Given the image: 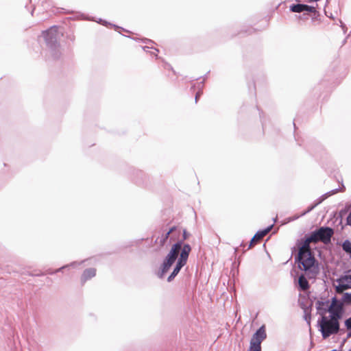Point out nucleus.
<instances>
[{
  "label": "nucleus",
  "mask_w": 351,
  "mask_h": 351,
  "mask_svg": "<svg viewBox=\"0 0 351 351\" xmlns=\"http://www.w3.org/2000/svg\"><path fill=\"white\" fill-rule=\"evenodd\" d=\"M345 325L348 330H351V317L346 320Z\"/></svg>",
  "instance_id": "14"
},
{
  "label": "nucleus",
  "mask_w": 351,
  "mask_h": 351,
  "mask_svg": "<svg viewBox=\"0 0 351 351\" xmlns=\"http://www.w3.org/2000/svg\"><path fill=\"white\" fill-rule=\"evenodd\" d=\"M343 303L346 302L348 304H351V293H346L343 295Z\"/></svg>",
  "instance_id": "13"
},
{
  "label": "nucleus",
  "mask_w": 351,
  "mask_h": 351,
  "mask_svg": "<svg viewBox=\"0 0 351 351\" xmlns=\"http://www.w3.org/2000/svg\"><path fill=\"white\" fill-rule=\"evenodd\" d=\"M344 311L343 302L337 300V298H332L328 308L324 310V313H328L329 315H322L318 321L319 330L324 339L339 332L340 330L339 321L343 317Z\"/></svg>",
  "instance_id": "2"
},
{
  "label": "nucleus",
  "mask_w": 351,
  "mask_h": 351,
  "mask_svg": "<svg viewBox=\"0 0 351 351\" xmlns=\"http://www.w3.org/2000/svg\"><path fill=\"white\" fill-rule=\"evenodd\" d=\"M96 274V269L94 268H89L86 269L82 276V280L83 282L86 281L87 280L94 277Z\"/></svg>",
  "instance_id": "10"
},
{
  "label": "nucleus",
  "mask_w": 351,
  "mask_h": 351,
  "mask_svg": "<svg viewBox=\"0 0 351 351\" xmlns=\"http://www.w3.org/2000/svg\"><path fill=\"white\" fill-rule=\"evenodd\" d=\"M202 95V92L198 91L195 95V102H197V100L199 99V97Z\"/></svg>",
  "instance_id": "18"
},
{
  "label": "nucleus",
  "mask_w": 351,
  "mask_h": 351,
  "mask_svg": "<svg viewBox=\"0 0 351 351\" xmlns=\"http://www.w3.org/2000/svg\"><path fill=\"white\" fill-rule=\"evenodd\" d=\"M350 351H351V350Z\"/></svg>",
  "instance_id": "19"
},
{
  "label": "nucleus",
  "mask_w": 351,
  "mask_h": 351,
  "mask_svg": "<svg viewBox=\"0 0 351 351\" xmlns=\"http://www.w3.org/2000/svg\"><path fill=\"white\" fill-rule=\"evenodd\" d=\"M191 251V247L190 245L183 244L182 241H178L173 244L161 265L160 277L162 278L163 276L178 258L173 272L168 278V281L172 280L179 273L181 268L186 264Z\"/></svg>",
  "instance_id": "3"
},
{
  "label": "nucleus",
  "mask_w": 351,
  "mask_h": 351,
  "mask_svg": "<svg viewBox=\"0 0 351 351\" xmlns=\"http://www.w3.org/2000/svg\"><path fill=\"white\" fill-rule=\"evenodd\" d=\"M298 283L302 291H306L309 288L308 282L304 276L299 277Z\"/></svg>",
  "instance_id": "11"
},
{
  "label": "nucleus",
  "mask_w": 351,
  "mask_h": 351,
  "mask_svg": "<svg viewBox=\"0 0 351 351\" xmlns=\"http://www.w3.org/2000/svg\"><path fill=\"white\" fill-rule=\"evenodd\" d=\"M267 337L265 326L263 325L253 335L251 340L248 351H261V343Z\"/></svg>",
  "instance_id": "4"
},
{
  "label": "nucleus",
  "mask_w": 351,
  "mask_h": 351,
  "mask_svg": "<svg viewBox=\"0 0 351 351\" xmlns=\"http://www.w3.org/2000/svg\"><path fill=\"white\" fill-rule=\"evenodd\" d=\"M337 285L335 287L336 292L342 293L345 290L351 288V276H345L337 280Z\"/></svg>",
  "instance_id": "5"
},
{
  "label": "nucleus",
  "mask_w": 351,
  "mask_h": 351,
  "mask_svg": "<svg viewBox=\"0 0 351 351\" xmlns=\"http://www.w3.org/2000/svg\"><path fill=\"white\" fill-rule=\"evenodd\" d=\"M58 34V27L54 26L43 32V35L47 40H51Z\"/></svg>",
  "instance_id": "9"
},
{
  "label": "nucleus",
  "mask_w": 351,
  "mask_h": 351,
  "mask_svg": "<svg viewBox=\"0 0 351 351\" xmlns=\"http://www.w3.org/2000/svg\"><path fill=\"white\" fill-rule=\"evenodd\" d=\"M189 234L184 230L183 232V241L188 239Z\"/></svg>",
  "instance_id": "17"
},
{
  "label": "nucleus",
  "mask_w": 351,
  "mask_h": 351,
  "mask_svg": "<svg viewBox=\"0 0 351 351\" xmlns=\"http://www.w3.org/2000/svg\"><path fill=\"white\" fill-rule=\"evenodd\" d=\"M334 231L329 227H321L318 230L313 232L311 235L304 241L302 245L299 249L298 258L302 265L301 269L305 271H313L315 269V259L312 254L310 243L322 241L325 244L330 242L331 237Z\"/></svg>",
  "instance_id": "1"
},
{
  "label": "nucleus",
  "mask_w": 351,
  "mask_h": 351,
  "mask_svg": "<svg viewBox=\"0 0 351 351\" xmlns=\"http://www.w3.org/2000/svg\"><path fill=\"white\" fill-rule=\"evenodd\" d=\"M290 10L293 12H302L303 11L315 12L314 7L304 4H296L291 6Z\"/></svg>",
  "instance_id": "7"
},
{
  "label": "nucleus",
  "mask_w": 351,
  "mask_h": 351,
  "mask_svg": "<svg viewBox=\"0 0 351 351\" xmlns=\"http://www.w3.org/2000/svg\"><path fill=\"white\" fill-rule=\"evenodd\" d=\"M176 230V227L173 226L165 234H162L160 237H158L156 240V243H158L160 246H163L168 239L171 233L173 232Z\"/></svg>",
  "instance_id": "8"
},
{
  "label": "nucleus",
  "mask_w": 351,
  "mask_h": 351,
  "mask_svg": "<svg viewBox=\"0 0 351 351\" xmlns=\"http://www.w3.org/2000/svg\"><path fill=\"white\" fill-rule=\"evenodd\" d=\"M342 248L351 257V242L348 240L345 241L342 244Z\"/></svg>",
  "instance_id": "12"
},
{
  "label": "nucleus",
  "mask_w": 351,
  "mask_h": 351,
  "mask_svg": "<svg viewBox=\"0 0 351 351\" xmlns=\"http://www.w3.org/2000/svg\"><path fill=\"white\" fill-rule=\"evenodd\" d=\"M271 227L267 228L262 231H259L255 234L250 241L249 248H252L255 246L257 243H260L261 241L265 237L270 231Z\"/></svg>",
  "instance_id": "6"
},
{
  "label": "nucleus",
  "mask_w": 351,
  "mask_h": 351,
  "mask_svg": "<svg viewBox=\"0 0 351 351\" xmlns=\"http://www.w3.org/2000/svg\"><path fill=\"white\" fill-rule=\"evenodd\" d=\"M325 302L322 301H318L316 304L317 305V310H322V307L325 305Z\"/></svg>",
  "instance_id": "15"
},
{
  "label": "nucleus",
  "mask_w": 351,
  "mask_h": 351,
  "mask_svg": "<svg viewBox=\"0 0 351 351\" xmlns=\"http://www.w3.org/2000/svg\"><path fill=\"white\" fill-rule=\"evenodd\" d=\"M346 223L348 225L351 226V210L346 218Z\"/></svg>",
  "instance_id": "16"
}]
</instances>
